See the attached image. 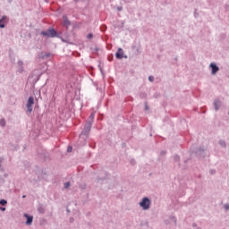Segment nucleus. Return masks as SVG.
<instances>
[{"mask_svg":"<svg viewBox=\"0 0 229 229\" xmlns=\"http://www.w3.org/2000/svg\"><path fill=\"white\" fill-rule=\"evenodd\" d=\"M63 26L66 28V30H69V27L71 26V21H69L67 16L63 17Z\"/></svg>","mask_w":229,"mask_h":229,"instance_id":"nucleus-9","label":"nucleus"},{"mask_svg":"<svg viewBox=\"0 0 229 229\" xmlns=\"http://www.w3.org/2000/svg\"><path fill=\"white\" fill-rule=\"evenodd\" d=\"M0 173H4V167L0 166Z\"/></svg>","mask_w":229,"mask_h":229,"instance_id":"nucleus-31","label":"nucleus"},{"mask_svg":"<svg viewBox=\"0 0 229 229\" xmlns=\"http://www.w3.org/2000/svg\"><path fill=\"white\" fill-rule=\"evenodd\" d=\"M7 20H8V17H7V16H3V17L0 19V28H1L2 30L5 28L4 23L6 22Z\"/></svg>","mask_w":229,"mask_h":229,"instance_id":"nucleus-10","label":"nucleus"},{"mask_svg":"<svg viewBox=\"0 0 229 229\" xmlns=\"http://www.w3.org/2000/svg\"><path fill=\"white\" fill-rule=\"evenodd\" d=\"M210 174H216V170L212 169L209 171Z\"/></svg>","mask_w":229,"mask_h":229,"instance_id":"nucleus-29","label":"nucleus"},{"mask_svg":"<svg viewBox=\"0 0 229 229\" xmlns=\"http://www.w3.org/2000/svg\"><path fill=\"white\" fill-rule=\"evenodd\" d=\"M221 105H222L221 100H215L214 106H215L216 112H217V110L221 108Z\"/></svg>","mask_w":229,"mask_h":229,"instance_id":"nucleus-11","label":"nucleus"},{"mask_svg":"<svg viewBox=\"0 0 229 229\" xmlns=\"http://www.w3.org/2000/svg\"><path fill=\"white\" fill-rule=\"evenodd\" d=\"M140 207L143 210H149V208L151 207V199L148 197H144L140 202Z\"/></svg>","mask_w":229,"mask_h":229,"instance_id":"nucleus-3","label":"nucleus"},{"mask_svg":"<svg viewBox=\"0 0 229 229\" xmlns=\"http://www.w3.org/2000/svg\"><path fill=\"white\" fill-rule=\"evenodd\" d=\"M108 60L110 61V60H112V58H109Z\"/></svg>","mask_w":229,"mask_h":229,"instance_id":"nucleus-44","label":"nucleus"},{"mask_svg":"<svg viewBox=\"0 0 229 229\" xmlns=\"http://www.w3.org/2000/svg\"><path fill=\"white\" fill-rule=\"evenodd\" d=\"M108 60L110 61V60H112V58H109Z\"/></svg>","mask_w":229,"mask_h":229,"instance_id":"nucleus-45","label":"nucleus"},{"mask_svg":"<svg viewBox=\"0 0 229 229\" xmlns=\"http://www.w3.org/2000/svg\"><path fill=\"white\" fill-rule=\"evenodd\" d=\"M72 147L69 146L67 148V153H72Z\"/></svg>","mask_w":229,"mask_h":229,"instance_id":"nucleus-24","label":"nucleus"},{"mask_svg":"<svg viewBox=\"0 0 229 229\" xmlns=\"http://www.w3.org/2000/svg\"><path fill=\"white\" fill-rule=\"evenodd\" d=\"M18 72H20V73L24 72V67L23 66H19Z\"/></svg>","mask_w":229,"mask_h":229,"instance_id":"nucleus-19","label":"nucleus"},{"mask_svg":"<svg viewBox=\"0 0 229 229\" xmlns=\"http://www.w3.org/2000/svg\"><path fill=\"white\" fill-rule=\"evenodd\" d=\"M33 105H35V98L33 97H30L26 104L27 112L29 114L33 112Z\"/></svg>","mask_w":229,"mask_h":229,"instance_id":"nucleus-4","label":"nucleus"},{"mask_svg":"<svg viewBox=\"0 0 229 229\" xmlns=\"http://www.w3.org/2000/svg\"><path fill=\"white\" fill-rule=\"evenodd\" d=\"M38 212H39V214H44L45 209L43 208L42 206H40V207L38 208Z\"/></svg>","mask_w":229,"mask_h":229,"instance_id":"nucleus-18","label":"nucleus"},{"mask_svg":"<svg viewBox=\"0 0 229 229\" xmlns=\"http://www.w3.org/2000/svg\"><path fill=\"white\" fill-rule=\"evenodd\" d=\"M195 155L199 157H205V148H199L194 151Z\"/></svg>","mask_w":229,"mask_h":229,"instance_id":"nucleus-8","label":"nucleus"},{"mask_svg":"<svg viewBox=\"0 0 229 229\" xmlns=\"http://www.w3.org/2000/svg\"><path fill=\"white\" fill-rule=\"evenodd\" d=\"M219 146H221V148H226V141H225L224 140H220L218 141Z\"/></svg>","mask_w":229,"mask_h":229,"instance_id":"nucleus-13","label":"nucleus"},{"mask_svg":"<svg viewBox=\"0 0 229 229\" xmlns=\"http://www.w3.org/2000/svg\"><path fill=\"white\" fill-rule=\"evenodd\" d=\"M115 58H117V60H123V58H128V55H124V50H123V48H118L115 53Z\"/></svg>","mask_w":229,"mask_h":229,"instance_id":"nucleus-5","label":"nucleus"},{"mask_svg":"<svg viewBox=\"0 0 229 229\" xmlns=\"http://www.w3.org/2000/svg\"><path fill=\"white\" fill-rule=\"evenodd\" d=\"M173 158H174V162H180V156H178V155H174V156H173Z\"/></svg>","mask_w":229,"mask_h":229,"instance_id":"nucleus-16","label":"nucleus"},{"mask_svg":"<svg viewBox=\"0 0 229 229\" xmlns=\"http://www.w3.org/2000/svg\"><path fill=\"white\" fill-rule=\"evenodd\" d=\"M130 163L131 164V165H135V159H131Z\"/></svg>","mask_w":229,"mask_h":229,"instance_id":"nucleus-33","label":"nucleus"},{"mask_svg":"<svg viewBox=\"0 0 229 229\" xmlns=\"http://www.w3.org/2000/svg\"><path fill=\"white\" fill-rule=\"evenodd\" d=\"M4 178H8V174H4Z\"/></svg>","mask_w":229,"mask_h":229,"instance_id":"nucleus-38","label":"nucleus"},{"mask_svg":"<svg viewBox=\"0 0 229 229\" xmlns=\"http://www.w3.org/2000/svg\"><path fill=\"white\" fill-rule=\"evenodd\" d=\"M0 126H2V128L6 126V120H4V118L0 119Z\"/></svg>","mask_w":229,"mask_h":229,"instance_id":"nucleus-14","label":"nucleus"},{"mask_svg":"<svg viewBox=\"0 0 229 229\" xmlns=\"http://www.w3.org/2000/svg\"><path fill=\"white\" fill-rule=\"evenodd\" d=\"M224 208H225V210H229V204H225V205L224 206Z\"/></svg>","mask_w":229,"mask_h":229,"instance_id":"nucleus-28","label":"nucleus"},{"mask_svg":"<svg viewBox=\"0 0 229 229\" xmlns=\"http://www.w3.org/2000/svg\"><path fill=\"white\" fill-rule=\"evenodd\" d=\"M39 35H41V37H47V38H60L62 42H67V39L60 36L54 28H48L47 30H42Z\"/></svg>","mask_w":229,"mask_h":229,"instance_id":"nucleus-1","label":"nucleus"},{"mask_svg":"<svg viewBox=\"0 0 229 229\" xmlns=\"http://www.w3.org/2000/svg\"><path fill=\"white\" fill-rule=\"evenodd\" d=\"M194 15H195V17H198V13H195Z\"/></svg>","mask_w":229,"mask_h":229,"instance_id":"nucleus-39","label":"nucleus"},{"mask_svg":"<svg viewBox=\"0 0 229 229\" xmlns=\"http://www.w3.org/2000/svg\"><path fill=\"white\" fill-rule=\"evenodd\" d=\"M0 205H2V207H6V205H8V201H6L4 199H0Z\"/></svg>","mask_w":229,"mask_h":229,"instance_id":"nucleus-15","label":"nucleus"},{"mask_svg":"<svg viewBox=\"0 0 229 229\" xmlns=\"http://www.w3.org/2000/svg\"><path fill=\"white\" fill-rule=\"evenodd\" d=\"M192 227L193 228H198V224H196V223L192 224Z\"/></svg>","mask_w":229,"mask_h":229,"instance_id":"nucleus-34","label":"nucleus"},{"mask_svg":"<svg viewBox=\"0 0 229 229\" xmlns=\"http://www.w3.org/2000/svg\"><path fill=\"white\" fill-rule=\"evenodd\" d=\"M49 56H51V54L50 53H41V55L40 57L43 59V60H47V58H49Z\"/></svg>","mask_w":229,"mask_h":229,"instance_id":"nucleus-12","label":"nucleus"},{"mask_svg":"<svg viewBox=\"0 0 229 229\" xmlns=\"http://www.w3.org/2000/svg\"><path fill=\"white\" fill-rule=\"evenodd\" d=\"M197 229H201V227H197Z\"/></svg>","mask_w":229,"mask_h":229,"instance_id":"nucleus-42","label":"nucleus"},{"mask_svg":"<svg viewBox=\"0 0 229 229\" xmlns=\"http://www.w3.org/2000/svg\"><path fill=\"white\" fill-rule=\"evenodd\" d=\"M94 35L92 33H89L87 35V38L90 39V38H93Z\"/></svg>","mask_w":229,"mask_h":229,"instance_id":"nucleus-23","label":"nucleus"},{"mask_svg":"<svg viewBox=\"0 0 229 229\" xmlns=\"http://www.w3.org/2000/svg\"><path fill=\"white\" fill-rule=\"evenodd\" d=\"M209 67L211 68V74L212 76L217 74V72H219V66H217V64H216V63H211L209 64Z\"/></svg>","mask_w":229,"mask_h":229,"instance_id":"nucleus-6","label":"nucleus"},{"mask_svg":"<svg viewBox=\"0 0 229 229\" xmlns=\"http://www.w3.org/2000/svg\"><path fill=\"white\" fill-rule=\"evenodd\" d=\"M18 65L19 67H22V65H24V63L22 61H18Z\"/></svg>","mask_w":229,"mask_h":229,"instance_id":"nucleus-25","label":"nucleus"},{"mask_svg":"<svg viewBox=\"0 0 229 229\" xmlns=\"http://www.w3.org/2000/svg\"><path fill=\"white\" fill-rule=\"evenodd\" d=\"M138 53H140V51H139V49H137Z\"/></svg>","mask_w":229,"mask_h":229,"instance_id":"nucleus-41","label":"nucleus"},{"mask_svg":"<svg viewBox=\"0 0 229 229\" xmlns=\"http://www.w3.org/2000/svg\"><path fill=\"white\" fill-rule=\"evenodd\" d=\"M146 110H148V106H146Z\"/></svg>","mask_w":229,"mask_h":229,"instance_id":"nucleus-43","label":"nucleus"},{"mask_svg":"<svg viewBox=\"0 0 229 229\" xmlns=\"http://www.w3.org/2000/svg\"><path fill=\"white\" fill-rule=\"evenodd\" d=\"M106 28H107L106 25H101L100 26V30L105 31L106 30Z\"/></svg>","mask_w":229,"mask_h":229,"instance_id":"nucleus-21","label":"nucleus"},{"mask_svg":"<svg viewBox=\"0 0 229 229\" xmlns=\"http://www.w3.org/2000/svg\"><path fill=\"white\" fill-rule=\"evenodd\" d=\"M101 180H102V181L106 180V177H104V178L98 177V182L101 181Z\"/></svg>","mask_w":229,"mask_h":229,"instance_id":"nucleus-35","label":"nucleus"},{"mask_svg":"<svg viewBox=\"0 0 229 229\" xmlns=\"http://www.w3.org/2000/svg\"><path fill=\"white\" fill-rule=\"evenodd\" d=\"M71 187V182H66L64 183V189H69Z\"/></svg>","mask_w":229,"mask_h":229,"instance_id":"nucleus-20","label":"nucleus"},{"mask_svg":"<svg viewBox=\"0 0 229 229\" xmlns=\"http://www.w3.org/2000/svg\"><path fill=\"white\" fill-rule=\"evenodd\" d=\"M93 51L98 52V51H99V48H98V47H96L93 49Z\"/></svg>","mask_w":229,"mask_h":229,"instance_id":"nucleus-36","label":"nucleus"},{"mask_svg":"<svg viewBox=\"0 0 229 229\" xmlns=\"http://www.w3.org/2000/svg\"><path fill=\"white\" fill-rule=\"evenodd\" d=\"M23 216L27 219L25 225H27V226H31V225H33V216L29 214H24Z\"/></svg>","mask_w":229,"mask_h":229,"instance_id":"nucleus-7","label":"nucleus"},{"mask_svg":"<svg viewBox=\"0 0 229 229\" xmlns=\"http://www.w3.org/2000/svg\"><path fill=\"white\" fill-rule=\"evenodd\" d=\"M70 223H74V218H70Z\"/></svg>","mask_w":229,"mask_h":229,"instance_id":"nucleus-37","label":"nucleus"},{"mask_svg":"<svg viewBox=\"0 0 229 229\" xmlns=\"http://www.w3.org/2000/svg\"><path fill=\"white\" fill-rule=\"evenodd\" d=\"M94 117H95V114H94V113H92V114L89 115V120H87V121H91V124H92V123H94Z\"/></svg>","mask_w":229,"mask_h":229,"instance_id":"nucleus-17","label":"nucleus"},{"mask_svg":"<svg viewBox=\"0 0 229 229\" xmlns=\"http://www.w3.org/2000/svg\"><path fill=\"white\" fill-rule=\"evenodd\" d=\"M0 210H2V212H4L6 210V208L4 207H0Z\"/></svg>","mask_w":229,"mask_h":229,"instance_id":"nucleus-32","label":"nucleus"},{"mask_svg":"<svg viewBox=\"0 0 229 229\" xmlns=\"http://www.w3.org/2000/svg\"><path fill=\"white\" fill-rule=\"evenodd\" d=\"M117 11H118V12H123V6L117 7Z\"/></svg>","mask_w":229,"mask_h":229,"instance_id":"nucleus-30","label":"nucleus"},{"mask_svg":"<svg viewBox=\"0 0 229 229\" xmlns=\"http://www.w3.org/2000/svg\"><path fill=\"white\" fill-rule=\"evenodd\" d=\"M4 161V157H0V167H3V162Z\"/></svg>","mask_w":229,"mask_h":229,"instance_id":"nucleus-26","label":"nucleus"},{"mask_svg":"<svg viewBox=\"0 0 229 229\" xmlns=\"http://www.w3.org/2000/svg\"><path fill=\"white\" fill-rule=\"evenodd\" d=\"M22 198H23V199L26 198V195H23Z\"/></svg>","mask_w":229,"mask_h":229,"instance_id":"nucleus-40","label":"nucleus"},{"mask_svg":"<svg viewBox=\"0 0 229 229\" xmlns=\"http://www.w3.org/2000/svg\"><path fill=\"white\" fill-rule=\"evenodd\" d=\"M165 150H162L161 152H160V157H164V156H165Z\"/></svg>","mask_w":229,"mask_h":229,"instance_id":"nucleus-27","label":"nucleus"},{"mask_svg":"<svg viewBox=\"0 0 229 229\" xmlns=\"http://www.w3.org/2000/svg\"><path fill=\"white\" fill-rule=\"evenodd\" d=\"M91 129H92V121H87L81 135H83L87 139L89 137V134L90 133Z\"/></svg>","mask_w":229,"mask_h":229,"instance_id":"nucleus-2","label":"nucleus"},{"mask_svg":"<svg viewBox=\"0 0 229 229\" xmlns=\"http://www.w3.org/2000/svg\"><path fill=\"white\" fill-rule=\"evenodd\" d=\"M148 81H155V77L153 75L148 76Z\"/></svg>","mask_w":229,"mask_h":229,"instance_id":"nucleus-22","label":"nucleus"}]
</instances>
